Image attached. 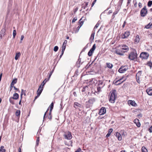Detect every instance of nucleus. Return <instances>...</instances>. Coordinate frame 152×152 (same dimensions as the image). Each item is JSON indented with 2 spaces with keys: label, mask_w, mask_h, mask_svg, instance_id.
Listing matches in <instances>:
<instances>
[{
  "label": "nucleus",
  "mask_w": 152,
  "mask_h": 152,
  "mask_svg": "<svg viewBox=\"0 0 152 152\" xmlns=\"http://www.w3.org/2000/svg\"><path fill=\"white\" fill-rule=\"evenodd\" d=\"M109 101L110 102L113 103L117 98L116 91L115 90H112L110 92Z\"/></svg>",
  "instance_id": "obj_1"
},
{
  "label": "nucleus",
  "mask_w": 152,
  "mask_h": 152,
  "mask_svg": "<svg viewBox=\"0 0 152 152\" xmlns=\"http://www.w3.org/2000/svg\"><path fill=\"white\" fill-rule=\"evenodd\" d=\"M137 56V54L136 51L134 50L129 56V58L131 60H133L135 59Z\"/></svg>",
  "instance_id": "obj_2"
},
{
  "label": "nucleus",
  "mask_w": 152,
  "mask_h": 152,
  "mask_svg": "<svg viewBox=\"0 0 152 152\" xmlns=\"http://www.w3.org/2000/svg\"><path fill=\"white\" fill-rule=\"evenodd\" d=\"M95 101V100L94 98L89 99L88 102H86V107L89 108L91 107Z\"/></svg>",
  "instance_id": "obj_3"
},
{
  "label": "nucleus",
  "mask_w": 152,
  "mask_h": 152,
  "mask_svg": "<svg viewBox=\"0 0 152 152\" xmlns=\"http://www.w3.org/2000/svg\"><path fill=\"white\" fill-rule=\"evenodd\" d=\"M64 136L65 139L70 140L72 138V135L71 133L69 132H67L65 133Z\"/></svg>",
  "instance_id": "obj_4"
},
{
  "label": "nucleus",
  "mask_w": 152,
  "mask_h": 152,
  "mask_svg": "<svg viewBox=\"0 0 152 152\" xmlns=\"http://www.w3.org/2000/svg\"><path fill=\"white\" fill-rule=\"evenodd\" d=\"M149 56L148 53L146 52H142L140 54V57L142 59H147Z\"/></svg>",
  "instance_id": "obj_5"
},
{
  "label": "nucleus",
  "mask_w": 152,
  "mask_h": 152,
  "mask_svg": "<svg viewBox=\"0 0 152 152\" xmlns=\"http://www.w3.org/2000/svg\"><path fill=\"white\" fill-rule=\"evenodd\" d=\"M128 69L127 66H122L119 69L118 71L120 73H123L127 70Z\"/></svg>",
  "instance_id": "obj_6"
},
{
  "label": "nucleus",
  "mask_w": 152,
  "mask_h": 152,
  "mask_svg": "<svg viewBox=\"0 0 152 152\" xmlns=\"http://www.w3.org/2000/svg\"><path fill=\"white\" fill-rule=\"evenodd\" d=\"M147 11L146 9V7H144L141 10L140 12L141 16L142 17H144L146 15Z\"/></svg>",
  "instance_id": "obj_7"
},
{
  "label": "nucleus",
  "mask_w": 152,
  "mask_h": 152,
  "mask_svg": "<svg viewBox=\"0 0 152 152\" xmlns=\"http://www.w3.org/2000/svg\"><path fill=\"white\" fill-rule=\"evenodd\" d=\"M130 34V32L129 31L125 32L124 34L121 35V37L122 39H125L127 38Z\"/></svg>",
  "instance_id": "obj_8"
},
{
  "label": "nucleus",
  "mask_w": 152,
  "mask_h": 152,
  "mask_svg": "<svg viewBox=\"0 0 152 152\" xmlns=\"http://www.w3.org/2000/svg\"><path fill=\"white\" fill-rule=\"evenodd\" d=\"M124 53L127 52L129 50V48L126 45H122L121 48V49Z\"/></svg>",
  "instance_id": "obj_9"
},
{
  "label": "nucleus",
  "mask_w": 152,
  "mask_h": 152,
  "mask_svg": "<svg viewBox=\"0 0 152 152\" xmlns=\"http://www.w3.org/2000/svg\"><path fill=\"white\" fill-rule=\"evenodd\" d=\"M106 112V109L105 107H102L100 110L99 114L102 115L104 114Z\"/></svg>",
  "instance_id": "obj_10"
},
{
  "label": "nucleus",
  "mask_w": 152,
  "mask_h": 152,
  "mask_svg": "<svg viewBox=\"0 0 152 152\" xmlns=\"http://www.w3.org/2000/svg\"><path fill=\"white\" fill-rule=\"evenodd\" d=\"M43 90V87L40 86L37 91V96H39Z\"/></svg>",
  "instance_id": "obj_11"
},
{
  "label": "nucleus",
  "mask_w": 152,
  "mask_h": 152,
  "mask_svg": "<svg viewBox=\"0 0 152 152\" xmlns=\"http://www.w3.org/2000/svg\"><path fill=\"white\" fill-rule=\"evenodd\" d=\"M134 123L136 124V126L138 127H140V126L141 124L139 122V120L138 119H136L134 120Z\"/></svg>",
  "instance_id": "obj_12"
},
{
  "label": "nucleus",
  "mask_w": 152,
  "mask_h": 152,
  "mask_svg": "<svg viewBox=\"0 0 152 152\" xmlns=\"http://www.w3.org/2000/svg\"><path fill=\"white\" fill-rule=\"evenodd\" d=\"M129 104L134 106H136L137 105V104L134 101L129 100L128 102Z\"/></svg>",
  "instance_id": "obj_13"
},
{
  "label": "nucleus",
  "mask_w": 152,
  "mask_h": 152,
  "mask_svg": "<svg viewBox=\"0 0 152 152\" xmlns=\"http://www.w3.org/2000/svg\"><path fill=\"white\" fill-rule=\"evenodd\" d=\"M74 107L76 108H77L78 107H82L83 106L77 102H75L74 103Z\"/></svg>",
  "instance_id": "obj_14"
},
{
  "label": "nucleus",
  "mask_w": 152,
  "mask_h": 152,
  "mask_svg": "<svg viewBox=\"0 0 152 152\" xmlns=\"http://www.w3.org/2000/svg\"><path fill=\"white\" fill-rule=\"evenodd\" d=\"M123 78H121L119 80H117L115 82V84L116 85H118L120 84L121 83H122L123 82H124L125 80V79L123 80V81H121Z\"/></svg>",
  "instance_id": "obj_15"
},
{
  "label": "nucleus",
  "mask_w": 152,
  "mask_h": 152,
  "mask_svg": "<svg viewBox=\"0 0 152 152\" xmlns=\"http://www.w3.org/2000/svg\"><path fill=\"white\" fill-rule=\"evenodd\" d=\"M115 53L120 55H123L124 53L122 50L121 49L120 50H117L115 51Z\"/></svg>",
  "instance_id": "obj_16"
},
{
  "label": "nucleus",
  "mask_w": 152,
  "mask_h": 152,
  "mask_svg": "<svg viewBox=\"0 0 152 152\" xmlns=\"http://www.w3.org/2000/svg\"><path fill=\"white\" fill-rule=\"evenodd\" d=\"M115 134V136L118 138V140L121 141L122 140V137L121 134L118 132H116Z\"/></svg>",
  "instance_id": "obj_17"
},
{
  "label": "nucleus",
  "mask_w": 152,
  "mask_h": 152,
  "mask_svg": "<svg viewBox=\"0 0 152 152\" xmlns=\"http://www.w3.org/2000/svg\"><path fill=\"white\" fill-rule=\"evenodd\" d=\"M146 92L149 95H152V89L151 88H149L146 90Z\"/></svg>",
  "instance_id": "obj_18"
},
{
  "label": "nucleus",
  "mask_w": 152,
  "mask_h": 152,
  "mask_svg": "<svg viewBox=\"0 0 152 152\" xmlns=\"http://www.w3.org/2000/svg\"><path fill=\"white\" fill-rule=\"evenodd\" d=\"M19 95L17 93H14L13 96V97H11L13 99L17 100L19 98Z\"/></svg>",
  "instance_id": "obj_19"
},
{
  "label": "nucleus",
  "mask_w": 152,
  "mask_h": 152,
  "mask_svg": "<svg viewBox=\"0 0 152 152\" xmlns=\"http://www.w3.org/2000/svg\"><path fill=\"white\" fill-rule=\"evenodd\" d=\"M6 32V30L5 28H3L1 31V37H2L3 36H4L5 35V33Z\"/></svg>",
  "instance_id": "obj_20"
},
{
  "label": "nucleus",
  "mask_w": 152,
  "mask_h": 152,
  "mask_svg": "<svg viewBox=\"0 0 152 152\" xmlns=\"http://www.w3.org/2000/svg\"><path fill=\"white\" fill-rule=\"evenodd\" d=\"M141 75V71L139 72L136 75V79H140Z\"/></svg>",
  "instance_id": "obj_21"
},
{
  "label": "nucleus",
  "mask_w": 152,
  "mask_h": 152,
  "mask_svg": "<svg viewBox=\"0 0 152 152\" xmlns=\"http://www.w3.org/2000/svg\"><path fill=\"white\" fill-rule=\"evenodd\" d=\"M94 33H92L90 37V40L91 41V42H92L93 41L94 38Z\"/></svg>",
  "instance_id": "obj_22"
},
{
  "label": "nucleus",
  "mask_w": 152,
  "mask_h": 152,
  "mask_svg": "<svg viewBox=\"0 0 152 152\" xmlns=\"http://www.w3.org/2000/svg\"><path fill=\"white\" fill-rule=\"evenodd\" d=\"M20 52L16 53L15 58V60H17L20 57Z\"/></svg>",
  "instance_id": "obj_23"
},
{
  "label": "nucleus",
  "mask_w": 152,
  "mask_h": 152,
  "mask_svg": "<svg viewBox=\"0 0 152 152\" xmlns=\"http://www.w3.org/2000/svg\"><path fill=\"white\" fill-rule=\"evenodd\" d=\"M95 48H96V46H95V44L93 45L92 47V48H91V49L89 51H90L91 53H93V52L95 50Z\"/></svg>",
  "instance_id": "obj_24"
},
{
  "label": "nucleus",
  "mask_w": 152,
  "mask_h": 152,
  "mask_svg": "<svg viewBox=\"0 0 152 152\" xmlns=\"http://www.w3.org/2000/svg\"><path fill=\"white\" fill-rule=\"evenodd\" d=\"M152 25V23H151V22H150L148 24L145 26V28L147 29L149 28H151Z\"/></svg>",
  "instance_id": "obj_25"
},
{
  "label": "nucleus",
  "mask_w": 152,
  "mask_h": 152,
  "mask_svg": "<svg viewBox=\"0 0 152 152\" xmlns=\"http://www.w3.org/2000/svg\"><path fill=\"white\" fill-rule=\"evenodd\" d=\"M107 66L110 69H111L113 66V65L112 64L110 63H106Z\"/></svg>",
  "instance_id": "obj_26"
},
{
  "label": "nucleus",
  "mask_w": 152,
  "mask_h": 152,
  "mask_svg": "<svg viewBox=\"0 0 152 152\" xmlns=\"http://www.w3.org/2000/svg\"><path fill=\"white\" fill-rule=\"evenodd\" d=\"M140 40V38L139 36L137 35L136 36V38L134 40V42L136 43H137Z\"/></svg>",
  "instance_id": "obj_27"
},
{
  "label": "nucleus",
  "mask_w": 152,
  "mask_h": 152,
  "mask_svg": "<svg viewBox=\"0 0 152 152\" xmlns=\"http://www.w3.org/2000/svg\"><path fill=\"white\" fill-rule=\"evenodd\" d=\"M113 130L112 129H110L109 130L108 133L106 135V137H108L110 135L111 133L112 132Z\"/></svg>",
  "instance_id": "obj_28"
},
{
  "label": "nucleus",
  "mask_w": 152,
  "mask_h": 152,
  "mask_svg": "<svg viewBox=\"0 0 152 152\" xmlns=\"http://www.w3.org/2000/svg\"><path fill=\"white\" fill-rule=\"evenodd\" d=\"M53 105H54V104H53V102H52L51 104H50V114H51V112L53 108Z\"/></svg>",
  "instance_id": "obj_29"
},
{
  "label": "nucleus",
  "mask_w": 152,
  "mask_h": 152,
  "mask_svg": "<svg viewBox=\"0 0 152 152\" xmlns=\"http://www.w3.org/2000/svg\"><path fill=\"white\" fill-rule=\"evenodd\" d=\"M4 147L3 146H1L0 147V152H5L6 150L5 149H4Z\"/></svg>",
  "instance_id": "obj_30"
},
{
  "label": "nucleus",
  "mask_w": 152,
  "mask_h": 152,
  "mask_svg": "<svg viewBox=\"0 0 152 152\" xmlns=\"http://www.w3.org/2000/svg\"><path fill=\"white\" fill-rule=\"evenodd\" d=\"M49 80L48 79H45L42 82L41 84L40 85V86H42V87H43V86L45 84V83H46L47 81H48Z\"/></svg>",
  "instance_id": "obj_31"
},
{
  "label": "nucleus",
  "mask_w": 152,
  "mask_h": 152,
  "mask_svg": "<svg viewBox=\"0 0 152 152\" xmlns=\"http://www.w3.org/2000/svg\"><path fill=\"white\" fill-rule=\"evenodd\" d=\"M20 110H17L15 113V115L17 116H19L20 114Z\"/></svg>",
  "instance_id": "obj_32"
},
{
  "label": "nucleus",
  "mask_w": 152,
  "mask_h": 152,
  "mask_svg": "<svg viewBox=\"0 0 152 152\" xmlns=\"http://www.w3.org/2000/svg\"><path fill=\"white\" fill-rule=\"evenodd\" d=\"M142 152H148L147 150L144 146H143L142 148Z\"/></svg>",
  "instance_id": "obj_33"
},
{
  "label": "nucleus",
  "mask_w": 152,
  "mask_h": 152,
  "mask_svg": "<svg viewBox=\"0 0 152 152\" xmlns=\"http://www.w3.org/2000/svg\"><path fill=\"white\" fill-rule=\"evenodd\" d=\"M17 79L16 78H15L14 79H13L11 83V84H12V85H14L17 82Z\"/></svg>",
  "instance_id": "obj_34"
},
{
  "label": "nucleus",
  "mask_w": 152,
  "mask_h": 152,
  "mask_svg": "<svg viewBox=\"0 0 152 152\" xmlns=\"http://www.w3.org/2000/svg\"><path fill=\"white\" fill-rule=\"evenodd\" d=\"M13 99L11 97H10L9 99V101L12 104H15Z\"/></svg>",
  "instance_id": "obj_35"
},
{
  "label": "nucleus",
  "mask_w": 152,
  "mask_h": 152,
  "mask_svg": "<svg viewBox=\"0 0 152 152\" xmlns=\"http://www.w3.org/2000/svg\"><path fill=\"white\" fill-rule=\"evenodd\" d=\"M147 65L150 67V68H151L152 66V63L150 61L148 62L147 63Z\"/></svg>",
  "instance_id": "obj_36"
},
{
  "label": "nucleus",
  "mask_w": 152,
  "mask_h": 152,
  "mask_svg": "<svg viewBox=\"0 0 152 152\" xmlns=\"http://www.w3.org/2000/svg\"><path fill=\"white\" fill-rule=\"evenodd\" d=\"M16 30H14L13 31V38H15V37L16 35Z\"/></svg>",
  "instance_id": "obj_37"
},
{
  "label": "nucleus",
  "mask_w": 152,
  "mask_h": 152,
  "mask_svg": "<svg viewBox=\"0 0 152 152\" xmlns=\"http://www.w3.org/2000/svg\"><path fill=\"white\" fill-rule=\"evenodd\" d=\"M152 5V1H149L148 4V7H150Z\"/></svg>",
  "instance_id": "obj_38"
},
{
  "label": "nucleus",
  "mask_w": 152,
  "mask_h": 152,
  "mask_svg": "<svg viewBox=\"0 0 152 152\" xmlns=\"http://www.w3.org/2000/svg\"><path fill=\"white\" fill-rule=\"evenodd\" d=\"M58 48L57 46H55L54 48V51L56 52L58 50Z\"/></svg>",
  "instance_id": "obj_39"
},
{
  "label": "nucleus",
  "mask_w": 152,
  "mask_h": 152,
  "mask_svg": "<svg viewBox=\"0 0 152 152\" xmlns=\"http://www.w3.org/2000/svg\"><path fill=\"white\" fill-rule=\"evenodd\" d=\"M26 91H24L23 89H21V94L23 93V95L24 94V95L25 96L26 94L25 93Z\"/></svg>",
  "instance_id": "obj_40"
},
{
  "label": "nucleus",
  "mask_w": 152,
  "mask_h": 152,
  "mask_svg": "<svg viewBox=\"0 0 152 152\" xmlns=\"http://www.w3.org/2000/svg\"><path fill=\"white\" fill-rule=\"evenodd\" d=\"M81 19H80L79 21V22H80V26L79 27V28L83 24V21H81Z\"/></svg>",
  "instance_id": "obj_41"
},
{
  "label": "nucleus",
  "mask_w": 152,
  "mask_h": 152,
  "mask_svg": "<svg viewBox=\"0 0 152 152\" xmlns=\"http://www.w3.org/2000/svg\"><path fill=\"white\" fill-rule=\"evenodd\" d=\"M99 26V24L97 23L94 27V29H96Z\"/></svg>",
  "instance_id": "obj_42"
},
{
  "label": "nucleus",
  "mask_w": 152,
  "mask_h": 152,
  "mask_svg": "<svg viewBox=\"0 0 152 152\" xmlns=\"http://www.w3.org/2000/svg\"><path fill=\"white\" fill-rule=\"evenodd\" d=\"M66 47V45L63 44L62 45V49H65Z\"/></svg>",
  "instance_id": "obj_43"
},
{
  "label": "nucleus",
  "mask_w": 152,
  "mask_h": 152,
  "mask_svg": "<svg viewBox=\"0 0 152 152\" xmlns=\"http://www.w3.org/2000/svg\"><path fill=\"white\" fill-rule=\"evenodd\" d=\"M13 87H14V85H12V84H11V86H10V91L12 90V88H13Z\"/></svg>",
  "instance_id": "obj_44"
},
{
  "label": "nucleus",
  "mask_w": 152,
  "mask_h": 152,
  "mask_svg": "<svg viewBox=\"0 0 152 152\" xmlns=\"http://www.w3.org/2000/svg\"><path fill=\"white\" fill-rule=\"evenodd\" d=\"M24 38V35H21V39H20V42H22V41L23 40V38Z\"/></svg>",
  "instance_id": "obj_45"
},
{
  "label": "nucleus",
  "mask_w": 152,
  "mask_h": 152,
  "mask_svg": "<svg viewBox=\"0 0 152 152\" xmlns=\"http://www.w3.org/2000/svg\"><path fill=\"white\" fill-rule=\"evenodd\" d=\"M92 53H91L90 51H89L88 52V55L89 56H91L92 55Z\"/></svg>",
  "instance_id": "obj_46"
},
{
  "label": "nucleus",
  "mask_w": 152,
  "mask_h": 152,
  "mask_svg": "<svg viewBox=\"0 0 152 152\" xmlns=\"http://www.w3.org/2000/svg\"><path fill=\"white\" fill-rule=\"evenodd\" d=\"M96 0H94V1L92 3V6H91L92 7H93L94 5L96 3Z\"/></svg>",
  "instance_id": "obj_47"
},
{
  "label": "nucleus",
  "mask_w": 152,
  "mask_h": 152,
  "mask_svg": "<svg viewBox=\"0 0 152 152\" xmlns=\"http://www.w3.org/2000/svg\"><path fill=\"white\" fill-rule=\"evenodd\" d=\"M77 19L76 18H74L72 20V22L74 23L77 20Z\"/></svg>",
  "instance_id": "obj_48"
},
{
  "label": "nucleus",
  "mask_w": 152,
  "mask_h": 152,
  "mask_svg": "<svg viewBox=\"0 0 152 152\" xmlns=\"http://www.w3.org/2000/svg\"><path fill=\"white\" fill-rule=\"evenodd\" d=\"M81 151V149L80 148H78L77 150L75 152H80V151Z\"/></svg>",
  "instance_id": "obj_49"
},
{
  "label": "nucleus",
  "mask_w": 152,
  "mask_h": 152,
  "mask_svg": "<svg viewBox=\"0 0 152 152\" xmlns=\"http://www.w3.org/2000/svg\"><path fill=\"white\" fill-rule=\"evenodd\" d=\"M13 88H14V89H15V90H17V91H19V89L18 88H16L15 86H14L13 87Z\"/></svg>",
  "instance_id": "obj_50"
},
{
  "label": "nucleus",
  "mask_w": 152,
  "mask_h": 152,
  "mask_svg": "<svg viewBox=\"0 0 152 152\" xmlns=\"http://www.w3.org/2000/svg\"><path fill=\"white\" fill-rule=\"evenodd\" d=\"M138 6L140 8H141L142 7V4L140 2L138 4Z\"/></svg>",
  "instance_id": "obj_51"
},
{
  "label": "nucleus",
  "mask_w": 152,
  "mask_h": 152,
  "mask_svg": "<svg viewBox=\"0 0 152 152\" xmlns=\"http://www.w3.org/2000/svg\"><path fill=\"white\" fill-rule=\"evenodd\" d=\"M151 129H152V126H151L150 127V128L149 129V131L150 132H152Z\"/></svg>",
  "instance_id": "obj_52"
},
{
  "label": "nucleus",
  "mask_w": 152,
  "mask_h": 152,
  "mask_svg": "<svg viewBox=\"0 0 152 152\" xmlns=\"http://www.w3.org/2000/svg\"><path fill=\"white\" fill-rule=\"evenodd\" d=\"M67 40H65L64 41V43H63V44H65V45H66V44H67Z\"/></svg>",
  "instance_id": "obj_53"
},
{
  "label": "nucleus",
  "mask_w": 152,
  "mask_h": 152,
  "mask_svg": "<svg viewBox=\"0 0 152 152\" xmlns=\"http://www.w3.org/2000/svg\"><path fill=\"white\" fill-rule=\"evenodd\" d=\"M125 23H126V22L124 21L123 25H122V27L123 28H124V27L125 26Z\"/></svg>",
  "instance_id": "obj_54"
},
{
  "label": "nucleus",
  "mask_w": 152,
  "mask_h": 152,
  "mask_svg": "<svg viewBox=\"0 0 152 152\" xmlns=\"http://www.w3.org/2000/svg\"><path fill=\"white\" fill-rule=\"evenodd\" d=\"M48 109L47 110V111H46V112L45 113V114H44V119L45 118V115H46V113H47V112L48 111Z\"/></svg>",
  "instance_id": "obj_55"
},
{
  "label": "nucleus",
  "mask_w": 152,
  "mask_h": 152,
  "mask_svg": "<svg viewBox=\"0 0 152 152\" xmlns=\"http://www.w3.org/2000/svg\"><path fill=\"white\" fill-rule=\"evenodd\" d=\"M2 75V73L1 74H0V81H1V80Z\"/></svg>",
  "instance_id": "obj_56"
},
{
  "label": "nucleus",
  "mask_w": 152,
  "mask_h": 152,
  "mask_svg": "<svg viewBox=\"0 0 152 152\" xmlns=\"http://www.w3.org/2000/svg\"><path fill=\"white\" fill-rule=\"evenodd\" d=\"M140 79H138H138H136V80L137 82L139 83H140Z\"/></svg>",
  "instance_id": "obj_57"
},
{
  "label": "nucleus",
  "mask_w": 152,
  "mask_h": 152,
  "mask_svg": "<svg viewBox=\"0 0 152 152\" xmlns=\"http://www.w3.org/2000/svg\"><path fill=\"white\" fill-rule=\"evenodd\" d=\"M23 95V94L22 93L20 94V100H22V95Z\"/></svg>",
  "instance_id": "obj_58"
},
{
  "label": "nucleus",
  "mask_w": 152,
  "mask_h": 152,
  "mask_svg": "<svg viewBox=\"0 0 152 152\" xmlns=\"http://www.w3.org/2000/svg\"><path fill=\"white\" fill-rule=\"evenodd\" d=\"M51 75H52L51 74V73H49V77H48V79L49 80V79L50 78V77H51Z\"/></svg>",
  "instance_id": "obj_59"
},
{
  "label": "nucleus",
  "mask_w": 152,
  "mask_h": 152,
  "mask_svg": "<svg viewBox=\"0 0 152 152\" xmlns=\"http://www.w3.org/2000/svg\"><path fill=\"white\" fill-rule=\"evenodd\" d=\"M112 12V11L111 10H109L108 12V13L109 14H110V13H111Z\"/></svg>",
  "instance_id": "obj_60"
},
{
  "label": "nucleus",
  "mask_w": 152,
  "mask_h": 152,
  "mask_svg": "<svg viewBox=\"0 0 152 152\" xmlns=\"http://www.w3.org/2000/svg\"><path fill=\"white\" fill-rule=\"evenodd\" d=\"M118 13L117 11H115L113 13V15H115Z\"/></svg>",
  "instance_id": "obj_61"
},
{
  "label": "nucleus",
  "mask_w": 152,
  "mask_h": 152,
  "mask_svg": "<svg viewBox=\"0 0 152 152\" xmlns=\"http://www.w3.org/2000/svg\"><path fill=\"white\" fill-rule=\"evenodd\" d=\"M65 50V49H62V53H61L62 54H63V53H64V51Z\"/></svg>",
  "instance_id": "obj_62"
},
{
  "label": "nucleus",
  "mask_w": 152,
  "mask_h": 152,
  "mask_svg": "<svg viewBox=\"0 0 152 152\" xmlns=\"http://www.w3.org/2000/svg\"><path fill=\"white\" fill-rule=\"evenodd\" d=\"M100 90V87H98L97 88V90L98 91H99Z\"/></svg>",
  "instance_id": "obj_63"
},
{
  "label": "nucleus",
  "mask_w": 152,
  "mask_h": 152,
  "mask_svg": "<svg viewBox=\"0 0 152 152\" xmlns=\"http://www.w3.org/2000/svg\"><path fill=\"white\" fill-rule=\"evenodd\" d=\"M18 151L19 152H21V150L20 148H19L18 149Z\"/></svg>",
  "instance_id": "obj_64"
}]
</instances>
